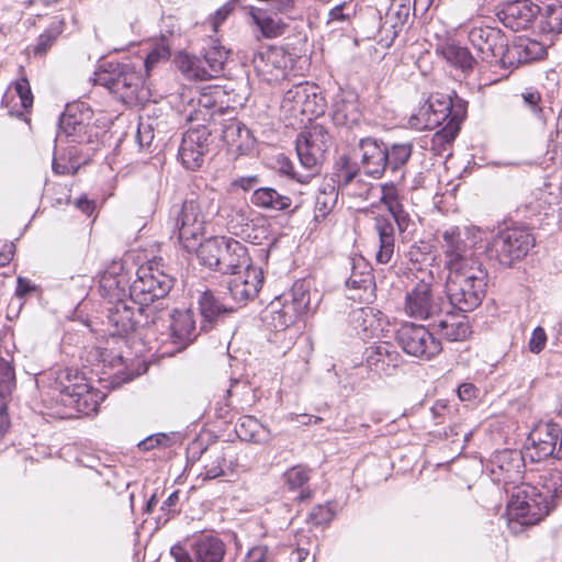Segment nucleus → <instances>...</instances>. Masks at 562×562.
<instances>
[{
  "label": "nucleus",
  "instance_id": "f3484780",
  "mask_svg": "<svg viewBox=\"0 0 562 562\" xmlns=\"http://www.w3.org/2000/svg\"><path fill=\"white\" fill-rule=\"evenodd\" d=\"M463 29L470 45L482 60L492 61L499 58L505 64L506 38L501 30L487 25H465Z\"/></svg>",
  "mask_w": 562,
  "mask_h": 562
},
{
  "label": "nucleus",
  "instance_id": "7c9ffc66",
  "mask_svg": "<svg viewBox=\"0 0 562 562\" xmlns=\"http://www.w3.org/2000/svg\"><path fill=\"white\" fill-rule=\"evenodd\" d=\"M222 139L231 150L238 154H246L255 143L249 128L236 119L228 120L223 124Z\"/></svg>",
  "mask_w": 562,
  "mask_h": 562
},
{
  "label": "nucleus",
  "instance_id": "b1692460",
  "mask_svg": "<svg viewBox=\"0 0 562 562\" xmlns=\"http://www.w3.org/2000/svg\"><path fill=\"white\" fill-rule=\"evenodd\" d=\"M162 314H168L170 318L169 338L175 345L176 351L187 348L198 336L193 313L190 310H175L172 313H159L156 321L162 318Z\"/></svg>",
  "mask_w": 562,
  "mask_h": 562
},
{
  "label": "nucleus",
  "instance_id": "3c124183",
  "mask_svg": "<svg viewBox=\"0 0 562 562\" xmlns=\"http://www.w3.org/2000/svg\"><path fill=\"white\" fill-rule=\"evenodd\" d=\"M229 50L220 44H214L205 49L202 58L212 78L218 77L228 59Z\"/></svg>",
  "mask_w": 562,
  "mask_h": 562
},
{
  "label": "nucleus",
  "instance_id": "c03bdc74",
  "mask_svg": "<svg viewBox=\"0 0 562 562\" xmlns=\"http://www.w3.org/2000/svg\"><path fill=\"white\" fill-rule=\"evenodd\" d=\"M250 16L263 37H278L286 29V24L277 14H271L262 9L251 8Z\"/></svg>",
  "mask_w": 562,
  "mask_h": 562
},
{
  "label": "nucleus",
  "instance_id": "9b49d317",
  "mask_svg": "<svg viewBox=\"0 0 562 562\" xmlns=\"http://www.w3.org/2000/svg\"><path fill=\"white\" fill-rule=\"evenodd\" d=\"M108 307V324L113 328L112 335H125L138 325L148 326L156 323V316H153V308H145L137 303H131L128 299L110 303Z\"/></svg>",
  "mask_w": 562,
  "mask_h": 562
},
{
  "label": "nucleus",
  "instance_id": "09e8293b",
  "mask_svg": "<svg viewBox=\"0 0 562 562\" xmlns=\"http://www.w3.org/2000/svg\"><path fill=\"white\" fill-rule=\"evenodd\" d=\"M177 66L188 79L206 80L212 78L202 57L180 54L177 57Z\"/></svg>",
  "mask_w": 562,
  "mask_h": 562
},
{
  "label": "nucleus",
  "instance_id": "f704fd0d",
  "mask_svg": "<svg viewBox=\"0 0 562 562\" xmlns=\"http://www.w3.org/2000/svg\"><path fill=\"white\" fill-rule=\"evenodd\" d=\"M300 316L295 308L289 306L282 299L272 301L265 311L263 319L267 325L276 330H284L296 322Z\"/></svg>",
  "mask_w": 562,
  "mask_h": 562
},
{
  "label": "nucleus",
  "instance_id": "c85d7f7f",
  "mask_svg": "<svg viewBox=\"0 0 562 562\" xmlns=\"http://www.w3.org/2000/svg\"><path fill=\"white\" fill-rule=\"evenodd\" d=\"M331 119L337 126L351 128L362 119V112L357 97L352 92H341L334 99Z\"/></svg>",
  "mask_w": 562,
  "mask_h": 562
},
{
  "label": "nucleus",
  "instance_id": "dca6fc26",
  "mask_svg": "<svg viewBox=\"0 0 562 562\" xmlns=\"http://www.w3.org/2000/svg\"><path fill=\"white\" fill-rule=\"evenodd\" d=\"M251 61L257 75L272 83L286 78L293 69L294 58L282 47H268L255 53Z\"/></svg>",
  "mask_w": 562,
  "mask_h": 562
},
{
  "label": "nucleus",
  "instance_id": "f257e3e1",
  "mask_svg": "<svg viewBox=\"0 0 562 562\" xmlns=\"http://www.w3.org/2000/svg\"><path fill=\"white\" fill-rule=\"evenodd\" d=\"M481 235L476 226H449L441 233L443 267L448 271L445 292L450 305L461 312L476 308L486 293L488 273L475 252Z\"/></svg>",
  "mask_w": 562,
  "mask_h": 562
},
{
  "label": "nucleus",
  "instance_id": "13d9d810",
  "mask_svg": "<svg viewBox=\"0 0 562 562\" xmlns=\"http://www.w3.org/2000/svg\"><path fill=\"white\" fill-rule=\"evenodd\" d=\"M170 49L167 44L161 42L158 44L151 52L148 53L145 60L143 61L140 68H144L146 77L150 76L151 70L156 67V65L160 61H166L169 59Z\"/></svg>",
  "mask_w": 562,
  "mask_h": 562
},
{
  "label": "nucleus",
  "instance_id": "ea45409f",
  "mask_svg": "<svg viewBox=\"0 0 562 562\" xmlns=\"http://www.w3.org/2000/svg\"><path fill=\"white\" fill-rule=\"evenodd\" d=\"M250 201L255 206L268 211H286L292 205L290 196L281 194L270 187L254 190Z\"/></svg>",
  "mask_w": 562,
  "mask_h": 562
},
{
  "label": "nucleus",
  "instance_id": "a19ab883",
  "mask_svg": "<svg viewBox=\"0 0 562 562\" xmlns=\"http://www.w3.org/2000/svg\"><path fill=\"white\" fill-rule=\"evenodd\" d=\"M440 54L451 66L461 69L463 72L472 71L476 65L475 58L470 50L456 43H446L437 47Z\"/></svg>",
  "mask_w": 562,
  "mask_h": 562
},
{
  "label": "nucleus",
  "instance_id": "8fccbe9b",
  "mask_svg": "<svg viewBox=\"0 0 562 562\" xmlns=\"http://www.w3.org/2000/svg\"><path fill=\"white\" fill-rule=\"evenodd\" d=\"M338 198L336 186L324 182L316 195L315 200V220L325 218L326 215L334 209Z\"/></svg>",
  "mask_w": 562,
  "mask_h": 562
},
{
  "label": "nucleus",
  "instance_id": "aec40b11",
  "mask_svg": "<svg viewBox=\"0 0 562 562\" xmlns=\"http://www.w3.org/2000/svg\"><path fill=\"white\" fill-rule=\"evenodd\" d=\"M524 467V454L518 450L504 449L496 451L488 460L487 469L493 480L505 485L520 479Z\"/></svg>",
  "mask_w": 562,
  "mask_h": 562
},
{
  "label": "nucleus",
  "instance_id": "0e129e2a",
  "mask_svg": "<svg viewBox=\"0 0 562 562\" xmlns=\"http://www.w3.org/2000/svg\"><path fill=\"white\" fill-rule=\"evenodd\" d=\"M547 342V335L542 327L533 329L531 338L529 340V349L532 353H539L543 350Z\"/></svg>",
  "mask_w": 562,
  "mask_h": 562
},
{
  "label": "nucleus",
  "instance_id": "39448f33",
  "mask_svg": "<svg viewBox=\"0 0 562 562\" xmlns=\"http://www.w3.org/2000/svg\"><path fill=\"white\" fill-rule=\"evenodd\" d=\"M552 509V502L539 492L538 486L521 483L513 487L507 504L508 527L517 532L520 530L519 527L538 524Z\"/></svg>",
  "mask_w": 562,
  "mask_h": 562
},
{
  "label": "nucleus",
  "instance_id": "e433bc0d",
  "mask_svg": "<svg viewBox=\"0 0 562 562\" xmlns=\"http://www.w3.org/2000/svg\"><path fill=\"white\" fill-rule=\"evenodd\" d=\"M235 430L240 440L256 445H266L272 439L270 429L254 416L247 415L240 417L236 424Z\"/></svg>",
  "mask_w": 562,
  "mask_h": 562
},
{
  "label": "nucleus",
  "instance_id": "c756f323",
  "mask_svg": "<svg viewBox=\"0 0 562 562\" xmlns=\"http://www.w3.org/2000/svg\"><path fill=\"white\" fill-rule=\"evenodd\" d=\"M236 467L237 459L231 448L214 449L206 453L201 475L204 480H213L233 473Z\"/></svg>",
  "mask_w": 562,
  "mask_h": 562
},
{
  "label": "nucleus",
  "instance_id": "4c0bfd02",
  "mask_svg": "<svg viewBox=\"0 0 562 562\" xmlns=\"http://www.w3.org/2000/svg\"><path fill=\"white\" fill-rule=\"evenodd\" d=\"M360 177L359 167L351 162L346 156H340L335 164V171L329 183L336 186L337 191L341 193H358L353 190V182Z\"/></svg>",
  "mask_w": 562,
  "mask_h": 562
},
{
  "label": "nucleus",
  "instance_id": "69168bd1",
  "mask_svg": "<svg viewBox=\"0 0 562 562\" xmlns=\"http://www.w3.org/2000/svg\"><path fill=\"white\" fill-rule=\"evenodd\" d=\"M234 5L231 3H225L222 5L210 19V23L212 30L217 32L221 24L227 19V16L232 13Z\"/></svg>",
  "mask_w": 562,
  "mask_h": 562
},
{
  "label": "nucleus",
  "instance_id": "680f3d73",
  "mask_svg": "<svg viewBox=\"0 0 562 562\" xmlns=\"http://www.w3.org/2000/svg\"><path fill=\"white\" fill-rule=\"evenodd\" d=\"M170 437L166 434L151 435L138 443V448L143 451H148L157 447H166L169 445Z\"/></svg>",
  "mask_w": 562,
  "mask_h": 562
},
{
  "label": "nucleus",
  "instance_id": "72a5a7b5",
  "mask_svg": "<svg viewBox=\"0 0 562 562\" xmlns=\"http://www.w3.org/2000/svg\"><path fill=\"white\" fill-rule=\"evenodd\" d=\"M544 55L546 47L541 43L524 38L519 40L510 48L506 46L504 59L505 64L508 63L514 66L541 59Z\"/></svg>",
  "mask_w": 562,
  "mask_h": 562
},
{
  "label": "nucleus",
  "instance_id": "a18cd8bd",
  "mask_svg": "<svg viewBox=\"0 0 562 562\" xmlns=\"http://www.w3.org/2000/svg\"><path fill=\"white\" fill-rule=\"evenodd\" d=\"M373 285V276L371 267L362 257L351 259V274L346 281V286L349 290L357 292L371 291Z\"/></svg>",
  "mask_w": 562,
  "mask_h": 562
},
{
  "label": "nucleus",
  "instance_id": "774afa93",
  "mask_svg": "<svg viewBox=\"0 0 562 562\" xmlns=\"http://www.w3.org/2000/svg\"><path fill=\"white\" fill-rule=\"evenodd\" d=\"M393 221L396 223L397 231L401 234L406 233L411 226H413V222L409 217V214L404 210L403 212H400L398 214H395L392 216Z\"/></svg>",
  "mask_w": 562,
  "mask_h": 562
},
{
  "label": "nucleus",
  "instance_id": "6e6d98bb",
  "mask_svg": "<svg viewBox=\"0 0 562 562\" xmlns=\"http://www.w3.org/2000/svg\"><path fill=\"white\" fill-rule=\"evenodd\" d=\"M290 300L284 297V302L295 308L297 315L301 316L304 313L311 311V294L308 290L305 288L304 283L297 282L293 285Z\"/></svg>",
  "mask_w": 562,
  "mask_h": 562
},
{
  "label": "nucleus",
  "instance_id": "4468645a",
  "mask_svg": "<svg viewBox=\"0 0 562 562\" xmlns=\"http://www.w3.org/2000/svg\"><path fill=\"white\" fill-rule=\"evenodd\" d=\"M403 311L406 316L427 321L438 316L441 311V299L436 297L432 284L426 280H419L406 291Z\"/></svg>",
  "mask_w": 562,
  "mask_h": 562
},
{
  "label": "nucleus",
  "instance_id": "423d86ee",
  "mask_svg": "<svg viewBox=\"0 0 562 562\" xmlns=\"http://www.w3.org/2000/svg\"><path fill=\"white\" fill-rule=\"evenodd\" d=\"M52 391L58 403L83 415L95 413L101 400L100 393L90 387L86 378L72 369L57 372Z\"/></svg>",
  "mask_w": 562,
  "mask_h": 562
},
{
  "label": "nucleus",
  "instance_id": "473e14b6",
  "mask_svg": "<svg viewBox=\"0 0 562 562\" xmlns=\"http://www.w3.org/2000/svg\"><path fill=\"white\" fill-rule=\"evenodd\" d=\"M224 247L221 250V258L217 271L222 273H236L238 269L248 265V251L240 241L224 236Z\"/></svg>",
  "mask_w": 562,
  "mask_h": 562
},
{
  "label": "nucleus",
  "instance_id": "a211bd4d",
  "mask_svg": "<svg viewBox=\"0 0 562 562\" xmlns=\"http://www.w3.org/2000/svg\"><path fill=\"white\" fill-rule=\"evenodd\" d=\"M226 553L224 542L214 536H200L191 543V552L175 544L170 554L176 562H223Z\"/></svg>",
  "mask_w": 562,
  "mask_h": 562
},
{
  "label": "nucleus",
  "instance_id": "37998d69",
  "mask_svg": "<svg viewBox=\"0 0 562 562\" xmlns=\"http://www.w3.org/2000/svg\"><path fill=\"white\" fill-rule=\"evenodd\" d=\"M409 11V0H392L383 18L382 30L396 36L407 22Z\"/></svg>",
  "mask_w": 562,
  "mask_h": 562
},
{
  "label": "nucleus",
  "instance_id": "c9c22d12",
  "mask_svg": "<svg viewBox=\"0 0 562 562\" xmlns=\"http://www.w3.org/2000/svg\"><path fill=\"white\" fill-rule=\"evenodd\" d=\"M310 479L311 469L303 464H296L282 474V484L286 491L297 493L296 499L302 502L311 497Z\"/></svg>",
  "mask_w": 562,
  "mask_h": 562
},
{
  "label": "nucleus",
  "instance_id": "f03ea898",
  "mask_svg": "<svg viewBox=\"0 0 562 562\" xmlns=\"http://www.w3.org/2000/svg\"><path fill=\"white\" fill-rule=\"evenodd\" d=\"M465 113L462 100L454 103L450 95L442 93L430 94L426 102L409 117V124L416 130H434L440 125L443 127L436 133L437 142H452L459 131L460 123Z\"/></svg>",
  "mask_w": 562,
  "mask_h": 562
},
{
  "label": "nucleus",
  "instance_id": "49530a36",
  "mask_svg": "<svg viewBox=\"0 0 562 562\" xmlns=\"http://www.w3.org/2000/svg\"><path fill=\"white\" fill-rule=\"evenodd\" d=\"M224 236L211 237L205 239L203 243L199 240V245L192 251H196V256L201 265L217 271L222 254L221 250L222 247H224Z\"/></svg>",
  "mask_w": 562,
  "mask_h": 562
},
{
  "label": "nucleus",
  "instance_id": "58836bf2",
  "mask_svg": "<svg viewBox=\"0 0 562 562\" xmlns=\"http://www.w3.org/2000/svg\"><path fill=\"white\" fill-rule=\"evenodd\" d=\"M374 228L379 236V250L375 259L379 263H389L394 254L395 227L389 218L379 216L375 218Z\"/></svg>",
  "mask_w": 562,
  "mask_h": 562
},
{
  "label": "nucleus",
  "instance_id": "7ed1b4c3",
  "mask_svg": "<svg viewBox=\"0 0 562 562\" xmlns=\"http://www.w3.org/2000/svg\"><path fill=\"white\" fill-rule=\"evenodd\" d=\"M330 146V136L321 125H313L308 131L301 133L296 139V153L304 172L295 169L293 162L286 157L278 159L280 173L296 180L301 184L308 183L317 172V166Z\"/></svg>",
  "mask_w": 562,
  "mask_h": 562
},
{
  "label": "nucleus",
  "instance_id": "412c9836",
  "mask_svg": "<svg viewBox=\"0 0 562 562\" xmlns=\"http://www.w3.org/2000/svg\"><path fill=\"white\" fill-rule=\"evenodd\" d=\"M210 131L207 127H190L183 135L179 157L187 169L195 170L202 166L207 150Z\"/></svg>",
  "mask_w": 562,
  "mask_h": 562
},
{
  "label": "nucleus",
  "instance_id": "6ab92c4d",
  "mask_svg": "<svg viewBox=\"0 0 562 562\" xmlns=\"http://www.w3.org/2000/svg\"><path fill=\"white\" fill-rule=\"evenodd\" d=\"M363 361L374 376H390L400 367L402 356L392 344L382 341L366 348Z\"/></svg>",
  "mask_w": 562,
  "mask_h": 562
},
{
  "label": "nucleus",
  "instance_id": "de8ad7c7",
  "mask_svg": "<svg viewBox=\"0 0 562 562\" xmlns=\"http://www.w3.org/2000/svg\"><path fill=\"white\" fill-rule=\"evenodd\" d=\"M537 486L541 487L542 493L552 506H555V499L562 496V472L557 469L544 470L538 474Z\"/></svg>",
  "mask_w": 562,
  "mask_h": 562
},
{
  "label": "nucleus",
  "instance_id": "cd10ccee",
  "mask_svg": "<svg viewBox=\"0 0 562 562\" xmlns=\"http://www.w3.org/2000/svg\"><path fill=\"white\" fill-rule=\"evenodd\" d=\"M351 323L363 339L383 336L389 325L386 317L381 311L369 306L353 311L351 314Z\"/></svg>",
  "mask_w": 562,
  "mask_h": 562
},
{
  "label": "nucleus",
  "instance_id": "2f4dec72",
  "mask_svg": "<svg viewBox=\"0 0 562 562\" xmlns=\"http://www.w3.org/2000/svg\"><path fill=\"white\" fill-rule=\"evenodd\" d=\"M198 303L203 318L201 324L202 330H209L216 322L234 312L233 306H228L224 302L220 301V299L209 290L200 294Z\"/></svg>",
  "mask_w": 562,
  "mask_h": 562
},
{
  "label": "nucleus",
  "instance_id": "1a4fd4ad",
  "mask_svg": "<svg viewBox=\"0 0 562 562\" xmlns=\"http://www.w3.org/2000/svg\"><path fill=\"white\" fill-rule=\"evenodd\" d=\"M535 246V237L525 227L513 226L499 231L487 248L491 257H495L505 267L522 259Z\"/></svg>",
  "mask_w": 562,
  "mask_h": 562
},
{
  "label": "nucleus",
  "instance_id": "338daca9",
  "mask_svg": "<svg viewBox=\"0 0 562 562\" xmlns=\"http://www.w3.org/2000/svg\"><path fill=\"white\" fill-rule=\"evenodd\" d=\"M260 178L256 175L254 176H245L238 177L233 180L232 186L235 188H239L244 191H248L259 184Z\"/></svg>",
  "mask_w": 562,
  "mask_h": 562
},
{
  "label": "nucleus",
  "instance_id": "393cba45",
  "mask_svg": "<svg viewBox=\"0 0 562 562\" xmlns=\"http://www.w3.org/2000/svg\"><path fill=\"white\" fill-rule=\"evenodd\" d=\"M263 283L261 269L247 266L244 272L237 271L227 282V289L234 301L245 303L259 293Z\"/></svg>",
  "mask_w": 562,
  "mask_h": 562
},
{
  "label": "nucleus",
  "instance_id": "bf43d9fd",
  "mask_svg": "<svg viewBox=\"0 0 562 562\" xmlns=\"http://www.w3.org/2000/svg\"><path fill=\"white\" fill-rule=\"evenodd\" d=\"M14 90L20 98L21 104L24 109L32 106L33 94L31 91L30 82L26 78H21L15 81Z\"/></svg>",
  "mask_w": 562,
  "mask_h": 562
},
{
  "label": "nucleus",
  "instance_id": "4d7b16f0",
  "mask_svg": "<svg viewBox=\"0 0 562 562\" xmlns=\"http://www.w3.org/2000/svg\"><path fill=\"white\" fill-rule=\"evenodd\" d=\"M15 371L10 360L0 358V397L7 401L15 390Z\"/></svg>",
  "mask_w": 562,
  "mask_h": 562
},
{
  "label": "nucleus",
  "instance_id": "79ce46f5",
  "mask_svg": "<svg viewBox=\"0 0 562 562\" xmlns=\"http://www.w3.org/2000/svg\"><path fill=\"white\" fill-rule=\"evenodd\" d=\"M438 331L449 341H462L471 334L468 317L450 313L439 321Z\"/></svg>",
  "mask_w": 562,
  "mask_h": 562
},
{
  "label": "nucleus",
  "instance_id": "864d4df0",
  "mask_svg": "<svg viewBox=\"0 0 562 562\" xmlns=\"http://www.w3.org/2000/svg\"><path fill=\"white\" fill-rule=\"evenodd\" d=\"M541 18V31L544 33L562 32V3H548Z\"/></svg>",
  "mask_w": 562,
  "mask_h": 562
},
{
  "label": "nucleus",
  "instance_id": "e2e57ef3",
  "mask_svg": "<svg viewBox=\"0 0 562 562\" xmlns=\"http://www.w3.org/2000/svg\"><path fill=\"white\" fill-rule=\"evenodd\" d=\"M375 195L379 196L380 201L386 205L390 202L396 201L400 199L397 189L393 183H385L381 186H375Z\"/></svg>",
  "mask_w": 562,
  "mask_h": 562
},
{
  "label": "nucleus",
  "instance_id": "052dcab7",
  "mask_svg": "<svg viewBox=\"0 0 562 562\" xmlns=\"http://www.w3.org/2000/svg\"><path fill=\"white\" fill-rule=\"evenodd\" d=\"M353 190L359 193H346L349 196L361 198L363 200H369L373 195H375V186L364 181L361 176L353 182Z\"/></svg>",
  "mask_w": 562,
  "mask_h": 562
},
{
  "label": "nucleus",
  "instance_id": "4be33fe9",
  "mask_svg": "<svg viewBox=\"0 0 562 562\" xmlns=\"http://www.w3.org/2000/svg\"><path fill=\"white\" fill-rule=\"evenodd\" d=\"M360 167L374 179L383 176L387 168L386 144L373 137L361 138L358 143Z\"/></svg>",
  "mask_w": 562,
  "mask_h": 562
},
{
  "label": "nucleus",
  "instance_id": "5fc2aeb1",
  "mask_svg": "<svg viewBox=\"0 0 562 562\" xmlns=\"http://www.w3.org/2000/svg\"><path fill=\"white\" fill-rule=\"evenodd\" d=\"M64 31V21L55 18L49 26L38 36L34 53L45 54Z\"/></svg>",
  "mask_w": 562,
  "mask_h": 562
},
{
  "label": "nucleus",
  "instance_id": "5701e85b",
  "mask_svg": "<svg viewBox=\"0 0 562 562\" xmlns=\"http://www.w3.org/2000/svg\"><path fill=\"white\" fill-rule=\"evenodd\" d=\"M540 13L539 5L530 0H515L505 3L497 16L503 25L514 32L527 30Z\"/></svg>",
  "mask_w": 562,
  "mask_h": 562
},
{
  "label": "nucleus",
  "instance_id": "20e7f679",
  "mask_svg": "<svg viewBox=\"0 0 562 562\" xmlns=\"http://www.w3.org/2000/svg\"><path fill=\"white\" fill-rule=\"evenodd\" d=\"M215 213L213 201L205 194L184 200L175 211V231L179 244L192 251L202 239L205 225Z\"/></svg>",
  "mask_w": 562,
  "mask_h": 562
},
{
  "label": "nucleus",
  "instance_id": "ddd939ff",
  "mask_svg": "<svg viewBox=\"0 0 562 562\" xmlns=\"http://www.w3.org/2000/svg\"><path fill=\"white\" fill-rule=\"evenodd\" d=\"M396 338L404 352L423 360H430L442 350L441 342L423 325L404 323Z\"/></svg>",
  "mask_w": 562,
  "mask_h": 562
},
{
  "label": "nucleus",
  "instance_id": "2eb2a0df",
  "mask_svg": "<svg viewBox=\"0 0 562 562\" xmlns=\"http://www.w3.org/2000/svg\"><path fill=\"white\" fill-rule=\"evenodd\" d=\"M526 456L532 461L554 457L562 460V428L555 423H540L529 434Z\"/></svg>",
  "mask_w": 562,
  "mask_h": 562
},
{
  "label": "nucleus",
  "instance_id": "9d476101",
  "mask_svg": "<svg viewBox=\"0 0 562 562\" xmlns=\"http://www.w3.org/2000/svg\"><path fill=\"white\" fill-rule=\"evenodd\" d=\"M189 93L182 114L192 127H206V123L222 112L224 90L220 86H209Z\"/></svg>",
  "mask_w": 562,
  "mask_h": 562
},
{
  "label": "nucleus",
  "instance_id": "6e6552de",
  "mask_svg": "<svg viewBox=\"0 0 562 562\" xmlns=\"http://www.w3.org/2000/svg\"><path fill=\"white\" fill-rule=\"evenodd\" d=\"M97 81L125 102L147 98L146 79L140 67L132 63H108L97 74Z\"/></svg>",
  "mask_w": 562,
  "mask_h": 562
},
{
  "label": "nucleus",
  "instance_id": "603ef678",
  "mask_svg": "<svg viewBox=\"0 0 562 562\" xmlns=\"http://www.w3.org/2000/svg\"><path fill=\"white\" fill-rule=\"evenodd\" d=\"M387 167L392 171L400 170L411 158L413 144L411 142L386 145Z\"/></svg>",
  "mask_w": 562,
  "mask_h": 562
},
{
  "label": "nucleus",
  "instance_id": "bb28decb",
  "mask_svg": "<svg viewBox=\"0 0 562 562\" xmlns=\"http://www.w3.org/2000/svg\"><path fill=\"white\" fill-rule=\"evenodd\" d=\"M130 286V277L117 265L104 271L99 279V293L106 297L109 303L128 299Z\"/></svg>",
  "mask_w": 562,
  "mask_h": 562
},
{
  "label": "nucleus",
  "instance_id": "a878e982",
  "mask_svg": "<svg viewBox=\"0 0 562 562\" xmlns=\"http://www.w3.org/2000/svg\"><path fill=\"white\" fill-rule=\"evenodd\" d=\"M92 119V111L85 103L68 106L59 121L60 133L81 143L86 139Z\"/></svg>",
  "mask_w": 562,
  "mask_h": 562
},
{
  "label": "nucleus",
  "instance_id": "0eeeda50",
  "mask_svg": "<svg viewBox=\"0 0 562 562\" xmlns=\"http://www.w3.org/2000/svg\"><path fill=\"white\" fill-rule=\"evenodd\" d=\"M173 284V279L159 268L158 262L142 266L137 278L130 286L131 303L153 308V316L164 312V300Z\"/></svg>",
  "mask_w": 562,
  "mask_h": 562
},
{
  "label": "nucleus",
  "instance_id": "f8f14e48",
  "mask_svg": "<svg viewBox=\"0 0 562 562\" xmlns=\"http://www.w3.org/2000/svg\"><path fill=\"white\" fill-rule=\"evenodd\" d=\"M318 88L308 82H300L285 91L281 109L290 116H306L311 120L324 111V99L318 93Z\"/></svg>",
  "mask_w": 562,
  "mask_h": 562
}]
</instances>
